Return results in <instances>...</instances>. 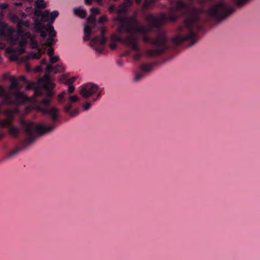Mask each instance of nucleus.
Returning a JSON list of instances; mask_svg holds the SVG:
<instances>
[{
	"mask_svg": "<svg viewBox=\"0 0 260 260\" xmlns=\"http://www.w3.org/2000/svg\"><path fill=\"white\" fill-rule=\"evenodd\" d=\"M171 5L170 13L167 15L162 13L158 17L149 14L145 16V20L151 27L159 28L161 23L167 21L175 22L178 16L176 14L179 11L185 17L184 24L178 28L179 34L173 38L172 42L176 46L183 42H187L191 46L198 42V33L202 29L203 20L200 16L198 9L192 7L181 0L175 2L170 0Z\"/></svg>",
	"mask_w": 260,
	"mask_h": 260,
	"instance_id": "1",
	"label": "nucleus"
},
{
	"mask_svg": "<svg viewBox=\"0 0 260 260\" xmlns=\"http://www.w3.org/2000/svg\"><path fill=\"white\" fill-rule=\"evenodd\" d=\"M127 11V8L125 4L120 5L116 11L118 15L116 20L120 23L118 28L120 33L126 32L128 34L131 32H138L143 35L142 40L144 43L150 44L155 47L154 49H148L146 51V55L149 57L159 56L169 49L168 38L165 32H160L155 38H152L146 35L150 31V27L141 25L135 18L128 19L123 16V15L125 14Z\"/></svg>",
	"mask_w": 260,
	"mask_h": 260,
	"instance_id": "2",
	"label": "nucleus"
},
{
	"mask_svg": "<svg viewBox=\"0 0 260 260\" xmlns=\"http://www.w3.org/2000/svg\"><path fill=\"white\" fill-rule=\"evenodd\" d=\"M64 69V67L61 64H58L55 67L51 64H47L45 69L46 74L43 79L44 83L41 87L36 88L35 90L36 96H44V98L37 106V110L47 115L50 119L54 122H57L59 119V112L60 110L56 107H49L51 99L54 95L53 89L55 87V84L51 81L49 74L62 72Z\"/></svg>",
	"mask_w": 260,
	"mask_h": 260,
	"instance_id": "3",
	"label": "nucleus"
},
{
	"mask_svg": "<svg viewBox=\"0 0 260 260\" xmlns=\"http://www.w3.org/2000/svg\"><path fill=\"white\" fill-rule=\"evenodd\" d=\"M49 125L43 124H37L33 122H26L22 121V131L24 139L20 144V147H16L11 151L7 155L8 158L14 157L18 154L21 150L27 149L31 145L36 139L44 134L53 131L57 127L56 122L52 120Z\"/></svg>",
	"mask_w": 260,
	"mask_h": 260,
	"instance_id": "4",
	"label": "nucleus"
},
{
	"mask_svg": "<svg viewBox=\"0 0 260 260\" xmlns=\"http://www.w3.org/2000/svg\"><path fill=\"white\" fill-rule=\"evenodd\" d=\"M234 11V8L223 1L212 6L207 11L208 17L217 23L226 19Z\"/></svg>",
	"mask_w": 260,
	"mask_h": 260,
	"instance_id": "5",
	"label": "nucleus"
},
{
	"mask_svg": "<svg viewBox=\"0 0 260 260\" xmlns=\"http://www.w3.org/2000/svg\"><path fill=\"white\" fill-rule=\"evenodd\" d=\"M135 33L131 32L128 34L125 38H122L120 36L115 35L112 37V39L114 41L123 43L132 50L136 51L137 53L134 55V59L136 60H138L141 57L142 53L140 52L141 47L138 43L139 38Z\"/></svg>",
	"mask_w": 260,
	"mask_h": 260,
	"instance_id": "6",
	"label": "nucleus"
},
{
	"mask_svg": "<svg viewBox=\"0 0 260 260\" xmlns=\"http://www.w3.org/2000/svg\"><path fill=\"white\" fill-rule=\"evenodd\" d=\"M68 92L63 91L57 96V101L59 104L64 103L68 98L69 101L66 103L63 107V111L66 113L68 114L70 116L74 117L77 116L79 113V110L77 108L72 109V104L76 103L78 100L76 95L67 96Z\"/></svg>",
	"mask_w": 260,
	"mask_h": 260,
	"instance_id": "7",
	"label": "nucleus"
},
{
	"mask_svg": "<svg viewBox=\"0 0 260 260\" xmlns=\"http://www.w3.org/2000/svg\"><path fill=\"white\" fill-rule=\"evenodd\" d=\"M80 93L86 99L92 97V102H95L101 98L102 91L99 90V86L97 84L87 83L81 86Z\"/></svg>",
	"mask_w": 260,
	"mask_h": 260,
	"instance_id": "8",
	"label": "nucleus"
},
{
	"mask_svg": "<svg viewBox=\"0 0 260 260\" xmlns=\"http://www.w3.org/2000/svg\"><path fill=\"white\" fill-rule=\"evenodd\" d=\"M3 113L6 115V118L0 120V126L8 127L9 134L11 136L14 138L18 137L20 134V129L18 127L12 125L14 119L13 113L9 110H6Z\"/></svg>",
	"mask_w": 260,
	"mask_h": 260,
	"instance_id": "9",
	"label": "nucleus"
},
{
	"mask_svg": "<svg viewBox=\"0 0 260 260\" xmlns=\"http://www.w3.org/2000/svg\"><path fill=\"white\" fill-rule=\"evenodd\" d=\"M101 30V35L94 37L90 42V46L100 54L103 53L104 46L107 42V38L105 36L107 29L104 26H102Z\"/></svg>",
	"mask_w": 260,
	"mask_h": 260,
	"instance_id": "10",
	"label": "nucleus"
},
{
	"mask_svg": "<svg viewBox=\"0 0 260 260\" xmlns=\"http://www.w3.org/2000/svg\"><path fill=\"white\" fill-rule=\"evenodd\" d=\"M7 34L9 40L14 44L18 42L20 37H31V33L30 32H25L21 27H17L16 30L12 27H8L7 28Z\"/></svg>",
	"mask_w": 260,
	"mask_h": 260,
	"instance_id": "11",
	"label": "nucleus"
},
{
	"mask_svg": "<svg viewBox=\"0 0 260 260\" xmlns=\"http://www.w3.org/2000/svg\"><path fill=\"white\" fill-rule=\"evenodd\" d=\"M40 9L36 8L34 11V14L37 17H41L42 22H48L49 24H52L59 15V12L57 10H54L50 13L48 10H45L42 12Z\"/></svg>",
	"mask_w": 260,
	"mask_h": 260,
	"instance_id": "12",
	"label": "nucleus"
},
{
	"mask_svg": "<svg viewBox=\"0 0 260 260\" xmlns=\"http://www.w3.org/2000/svg\"><path fill=\"white\" fill-rule=\"evenodd\" d=\"M0 97L3 98V100L0 102V114L5 113L6 110H3L2 107L3 105H11L13 103L12 94L5 91L4 88L0 86Z\"/></svg>",
	"mask_w": 260,
	"mask_h": 260,
	"instance_id": "13",
	"label": "nucleus"
},
{
	"mask_svg": "<svg viewBox=\"0 0 260 260\" xmlns=\"http://www.w3.org/2000/svg\"><path fill=\"white\" fill-rule=\"evenodd\" d=\"M154 66L153 63H146L142 64L140 67V72L137 73L135 77V80L137 82L141 81L145 76L146 73H150Z\"/></svg>",
	"mask_w": 260,
	"mask_h": 260,
	"instance_id": "14",
	"label": "nucleus"
},
{
	"mask_svg": "<svg viewBox=\"0 0 260 260\" xmlns=\"http://www.w3.org/2000/svg\"><path fill=\"white\" fill-rule=\"evenodd\" d=\"M52 24H48L46 25H44L40 22H36L35 24V28L37 32L42 30L43 29H46L48 31V36L51 37H55L56 35V31L55 30L54 27L51 25Z\"/></svg>",
	"mask_w": 260,
	"mask_h": 260,
	"instance_id": "15",
	"label": "nucleus"
},
{
	"mask_svg": "<svg viewBox=\"0 0 260 260\" xmlns=\"http://www.w3.org/2000/svg\"><path fill=\"white\" fill-rule=\"evenodd\" d=\"M11 94L12 96L14 95L15 96V100L13 99V102L11 104H21L28 101V98L22 92L17 90Z\"/></svg>",
	"mask_w": 260,
	"mask_h": 260,
	"instance_id": "16",
	"label": "nucleus"
},
{
	"mask_svg": "<svg viewBox=\"0 0 260 260\" xmlns=\"http://www.w3.org/2000/svg\"><path fill=\"white\" fill-rule=\"evenodd\" d=\"M84 32L85 34V36L83 38L84 41H89L91 34V28L88 25H86L84 29Z\"/></svg>",
	"mask_w": 260,
	"mask_h": 260,
	"instance_id": "17",
	"label": "nucleus"
},
{
	"mask_svg": "<svg viewBox=\"0 0 260 260\" xmlns=\"http://www.w3.org/2000/svg\"><path fill=\"white\" fill-rule=\"evenodd\" d=\"M74 13L75 15L78 16L81 18H84L86 15V11L79 8L74 9Z\"/></svg>",
	"mask_w": 260,
	"mask_h": 260,
	"instance_id": "18",
	"label": "nucleus"
},
{
	"mask_svg": "<svg viewBox=\"0 0 260 260\" xmlns=\"http://www.w3.org/2000/svg\"><path fill=\"white\" fill-rule=\"evenodd\" d=\"M27 39H29L30 40V44L31 46V48L33 49H37L40 48L38 46V42L36 41L35 37L34 36H32L31 35L30 38H27Z\"/></svg>",
	"mask_w": 260,
	"mask_h": 260,
	"instance_id": "19",
	"label": "nucleus"
},
{
	"mask_svg": "<svg viewBox=\"0 0 260 260\" xmlns=\"http://www.w3.org/2000/svg\"><path fill=\"white\" fill-rule=\"evenodd\" d=\"M42 55V49L38 48L37 52H32L30 54V56L32 59H39L41 57Z\"/></svg>",
	"mask_w": 260,
	"mask_h": 260,
	"instance_id": "20",
	"label": "nucleus"
},
{
	"mask_svg": "<svg viewBox=\"0 0 260 260\" xmlns=\"http://www.w3.org/2000/svg\"><path fill=\"white\" fill-rule=\"evenodd\" d=\"M35 7L37 9H44L46 7V5L44 0H37L35 2Z\"/></svg>",
	"mask_w": 260,
	"mask_h": 260,
	"instance_id": "21",
	"label": "nucleus"
},
{
	"mask_svg": "<svg viewBox=\"0 0 260 260\" xmlns=\"http://www.w3.org/2000/svg\"><path fill=\"white\" fill-rule=\"evenodd\" d=\"M250 0H233L234 4L238 7H242Z\"/></svg>",
	"mask_w": 260,
	"mask_h": 260,
	"instance_id": "22",
	"label": "nucleus"
},
{
	"mask_svg": "<svg viewBox=\"0 0 260 260\" xmlns=\"http://www.w3.org/2000/svg\"><path fill=\"white\" fill-rule=\"evenodd\" d=\"M11 84L10 86L11 90L16 89L18 86V81L15 77H13L11 79Z\"/></svg>",
	"mask_w": 260,
	"mask_h": 260,
	"instance_id": "23",
	"label": "nucleus"
},
{
	"mask_svg": "<svg viewBox=\"0 0 260 260\" xmlns=\"http://www.w3.org/2000/svg\"><path fill=\"white\" fill-rule=\"evenodd\" d=\"M155 2V0H145L142 7L144 9H147L149 6L153 5Z\"/></svg>",
	"mask_w": 260,
	"mask_h": 260,
	"instance_id": "24",
	"label": "nucleus"
},
{
	"mask_svg": "<svg viewBox=\"0 0 260 260\" xmlns=\"http://www.w3.org/2000/svg\"><path fill=\"white\" fill-rule=\"evenodd\" d=\"M63 78V81L67 85H72V84L75 82L76 79V77H74L71 78H66L65 77H62Z\"/></svg>",
	"mask_w": 260,
	"mask_h": 260,
	"instance_id": "25",
	"label": "nucleus"
},
{
	"mask_svg": "<svg viewBox=\"0 0 260 260\" xmlns=\"http://www.w3.org/2000/svg\"><path fill=\"white\" fill-rule=\"evenodd\" d=\"M53 37H54L49 36V38L47 39V40L45 43V45H46L47 46H51V45L54 44L55 43L56 41L54 40V39H53Z\"/></svg>",
	"mask_w": 260,
	"mask_h": 260,
	"instance_id": "26",
	"label": "nucleus"
},
{
	"mask_svg": "<svg viewBox=\"0 0 260 260\" xmlns=\"http://www.w3.org/2000/svg\"><path fill=\"white\" fill-rule=\"evenodd\" d=\"M91 105H92V104H91V102H86L82 106L83 110L85 111H88L91 107Z\"/></svg>",
	"mask_w": 260,
	"mask_h": 260,
	"instance_id": "27",
	"label": "nucleus"
},
{
	"mask_svg": "<svg viewBox=\"0 0 260 260\" xmlns=\"http://www.w3.org/2000/svg\"><path fill=\"white\" fill-rule=\"evenodd\" d=\"M0 37H4L6 39L9 40L7 34V29L6 30L5 29V28L0 29Z\"/></svg>",
	"mask_w": 260,
	"mask_h": 260,
	"instance_id": "28",
	"label": "nucleus"
},
{
	"mask_svg": "<svg viewBox=\"0 0 260 260\" xmlns=\"http://www.w3.org/2000/svg\"><path fill=\"white\" fill-rule=\"evenodd\" d=\"M12 19H18L17 23V27H21L23 26V20H20L16 16L12 17Z\"/></svg>",
	"mask_w": 260,
	"mask_h": 260,
	"instance_id": "29",
	"label": "nucleus"
},
{
	"mask_svg": "<svg viewBox=\"0 0 260 260\" xmlns=\"http://www.w3.org/2000/svg\"><path fill=\"white\" fill-rule=\"evenodd\" d=\"M87 21L88 22H89L92 24H95V16L93 15H90L87 18Z\"/></svg>",
	"mask_w": 260,
	"mask_h": 260,
	"instance_id": "30",
	"label": "nucleus"
},
{
	"mask_svg": "<svg viewBox=\"0 0 260 260\" xmlns=\"http://www.w3.org/2000/svg\"><path fill=\"white\" fill-rule=\"evenodd\" d=\"M59 56H50V62L51 63H54L57 62L59 60Z\"/></svg>",
	"mask_w": 260,
	"mask_h": 260,
	"instance_id": "31",
	"label": "nucleus"
},
{
	"mask_svg": "<svg viewBox=\"0 0 260 260\" xmlns=\"http://www.w3.org/2000/svg\"><path fill=\"white\" fill-rule=\"evenodd\" d=\"M38 32H40V36L42 38H45L47 36V34L48 31H46V29H43L42 30L39 31Z\"/></svg>",
	"mask_w": 260,
	"mask_h": 260,
	"instance_id": "32",
	"label": "nucleus"
},
{
	"mask_svg": "<svg viewBox=\"0 0 260 260\" xmlns=\"http://www.w3.org/2000/svg\"><path fill=\"white\" fill-rule=\"evenodd\" d=\"M22 38V40L21 41H20V45L21 46H25L27 44V38L26 37H24V38Z\"/></svg>",
	"mask_w": 260,
	"mask_h": 260,
	"instance_id": "33",
	"label": "nucleus"
},
{
	"mask_svg": "<svg viewBox=\"0 0 260 260\" xmlns=\"http://www.w3.org/2000/svg\"><path fill=\"white\" fill-rule=\"evenodd\" d=\"M90 11L92 14L97 15L100 13L99 10L97 8H92L90 9Z\"/></svg>",
	"mask_w": 260,
	"mask_h": 260,
	"instance_id": "34",
	"label": "nucleus"
},
{
	"mask_svg": "<svg viewBox=\"0 0 260 260\" xmlns=\"http://www.w3.org/2000/svg\"><path fill=\"white\" fill-rule=\"evenodd\" d=\"M69 85V87H68V92L69 93H72L75 90V87H74V86H73L72 85Z\"/></svg>",
	"mask_w": 260,
	"mask_h": 260,
	"instance_id": "35",
	"label": "nucleus"
},
{
	"mask_svg": "<svg viewBox=\"0 0 260 260\" xmlns=\"http://www.w3.org/2000/svg\"><path fill=\"white\" fill-rule=\"evenodd\" d=\"M8 7V5L6 3L1 4H0V9L1 10H4L6 9Z\"/></svg>",
	"mask_w": 260,
	"mask_h": 260,
	"instance_id": "36",
	"label": "nucleus"
},
{
	"mask_svg": "<svg viewBox=\"0 0 260 260\" xmlns=\"http://www.w3.org/2000/svg\"><path fill=\"white\" fill-rule=\"evenodd\" d=\"M107 21V17L105 16H102L99 18V22L102 23Z\"/></svg>",
	"mask_w": 260,
	"mask_h": 260,
	"instance_id": "37",
	"label": "nucleus"
},
{
	"mask_svg": "<svg viewBox=\"0 0 260 260\" xmlns=\"http://www.w3.org/2000/svg\"><path fill=\"white\" fill-rule=\"evenodd\" d=\"M48 55L50 57L52 56L54 54V50L52 48H50L48 50Z\"/></svg>",
	"mask_w": 260,
	"mask_h": 260,
	"instance_id": "38",
	"label": "nucleus"
},
{
	"mask_svg": "<svg viewBox=\"0 0 260 260\" xmlns=\"http://www.w3.org/2000/svg\"><path fill=\"white\" fill-rule=\"evenodd\" d=\"M18 80L20 81H23L25 83H27L28 81L26 78L23 76H21L18 78Z\"/></svg>",
	"mask_w": 260,
	"mask_h": 260,
	"instance_id": "39",
	"label": "nucleus"
},
{
	"mask_svg": "<svg viewBox=\"0 0 260 260\" xmlns=\"http://www.w3.org/2000/svg\"><path fill=\"white\" fill-rule=\"evenodd\" d=\"M117 64L119 67H122L124 64V61L122 59H119L117 61Z\"/></svg>",
	"mask_w": 260,
	"mask_h": 260,
	"instance_id": "40",
	"label": "nucleus"
},
{
	"mask_svg": "<svg viewBox=\"0 0 260 260\" xmlns=\"http://www.w3.org/2000/svg\"><path fill=\"white\" fill-rule=\"evenodd\" d=\"M115 10V7L114 5H111L109 7V11L111 13L113 12Z\"/></svg>",
	"mask_w": 260,
	"mask_h": 260,
	"instance_id": "41",
	"label": "nucleus"
},
{
	"mask_svg": "<svg viewBox=\"0 0 260 260\" xmlns=\"http://www.w3.org/2000/svg\"><path fill=\"white\" fill-rule=\"evenodd\" d=\"M133 1L132 0H127L126 2L124 3L127 6V8L128 6H131L133 4Z\"/></svg>",
	"mask_w": 260,
	"mask_h": 260,
	"instance_id": "42",
	"label": "nucleus"
},
{
	"mask_svg": "<svg viewBox=\"0 0 260 260\" xmlns=\"http://www.w3.org/2000/svg\"><path fill=\"white\" fill-rule=\"evenodd\" d=\"M110 47L112 50H115L117 48V45L115 43H112L110 45Z\"/></svg>",
	"mask_w": 260,
	"mask_h": 260,
	"instance_id": "43",
	"label": "nucleus"
},
{
	"mask_svg": "<svg viewBox=\"0 0 260 260\" xmlns=\"http://www.w3.org/2000/svg\"><path fill=\"white\" fill-rule=\"evenodd\" d=\"M29 22L27 20L24 21L23 20V26L25 27H29Z\"/></svg>",
	"mask_w": 260,
	"mask_h": 260,
	"instance_id": "44",
	"label": "nucleus"
},
{
	"mask_svg": "<svg viewBox=\"0 0 260 260\" xmlns=\"http://www.w3.org/2000/svg\"><path fill=\"white\" fill-rule=\"evenodd\" d=\"M6 26V25L4 22L0 21V28H1V29H4Z\"/></svg>",
	"mask_w": 260,
	"mask_h": 260,
	"instance_id": "45",
	"label": "nucleus"
},
{
	"mask_svg": "<svg viewBox=\"0 0 260 260\" xmlns=\"http://www.w3.org/2000/svg\"><path fill=\"white\" fill-rule=\"evenodd\" d=\"M92 1L93 0H85V3L87 5H90L92 4Z\"/></svg>",
	"mask_w": 260,
	"mask_h": 260,
	"instance_id": "46",
	"label": "nucleus"
},
{
	"mask_svg": "<svg viewBox=\"0 0 260 260\" xmlns=\"http://www.w3.org/2000/svg\"><path fill=\"white\" fill-rule=\"evenodd\" d=\"M5 47V43L0 41V49H3Z\"/></svg>",
	"mask_w": 260,
	"mask_h": 260,
	"instance_id": "47",
	"label": "nucleus"
},
{
	"mask_svg": "<svg viewBox=\"0 0 260 260\" xmlns=\"http://www.w3.org/2000/svg\"><path fill=\"white\" fill-rule=\"evenodd\" d=\"M33 86V84L32 83H30V84H29L27 86H26V89L27 90H30V89L32 88Z\"/></svg>",
	"mask_w": 260,
	"mask_h": 260,
	"instance_id": "48",
	"label": "nucleus"
},
{
	"mask_svg": "<svg viewBox=\"0 0 260 260\" xmlns=\"http://www.w3.org/2000/svg\"><path fill=\"white\" fill-rule=\"evenodd\" d=\"M41 64H47V60L45 58L41 60Z\"/></svg>",
	"mask_w": 260,
	"mask_h": 260,
	"instance_id": "49",
	"label": "nucleus"
},
{
	"mask_svg": "<svg viewBox=\"0 0 260 260\" xmlns=\"http://www.w3.org/2000/svg\"><path fill=\"white\" fill-rule=\"evenodd\" d=\"M10 60H17V56L15 55L11 56L10 57Z\"/></svg>",
	"mask_w": 260,
	"mask_h": 260,
	"instance_id": "50",
	"label": "nucleus"
},
{
	"mask_svg": "<svg viewBox=\"0 0 260 260\" xmlns=\"http://www.w3.org/2000/svg\"><path fill=\"white\" fill-rule=\"evenodd\" d=\"M142 0H136V2L138 5H140L142 3Z\"/></svg>",
	"mask_w": 260,
	"mask_h": 260,
	"instance_id": "51",
	"label": "nucleus"
},
{
	"mask_svg": "<svg viewBox=\"0 0 260 260\" xmlns=\"http://www.w3.org/2000/svg\"><path fill=\"white\" fill-rule=\"evenodd\" d=\"M42 70L41 68L40 67H38L37 68V70H36V71L39 72V71H40V70Z\"/></svg>",
	"mask_w": 260,
	"mask_h": 260,
	"instance_id": "52",
	"label": "nucleus"
},
{
	"mask_svg": "<svg viewBox=\"0 0 260 260\" xmlns=\"http://www.w3.org/2000/svg\"><path fill=\"white\" fill-rule=\"evenodd\" d=\"M0 14L2 16H3V12H0Z\"/></svg>",
	"mask_w": 260,
	"mask_h": 260,
	"instance_id": "53",
	"label": "nucleus"
}]
</instances>
